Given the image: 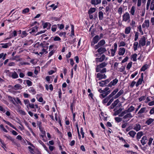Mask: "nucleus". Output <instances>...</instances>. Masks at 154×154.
<instances>
[{"instance_id":"nucleus-1","label":"nucleus","mask_w":154,"mask_h":154,"mask_svg":"<svg viewBox=\"0 0 154 154\" xmlns=\"http://www.w3.org/2000/svg\"><path fill=\"white\" fill-rule=\"evenodd\" d=\"M134 107L132 106H131L127 109L123 111L119 115V117H123V119H126L131 118L133 117L130 113L133 112L134 109Z\"/></svg>"},{"instance_id":"nucleus-2","label":"nucleus","mask_w":154,"mask_h":154,"mask_svg":"<svg viewBox=\"0 0 154 154\" xmlns=\"http://www.w3.org/2000/svg\"><path fill=\"white\" fill-rule=\"evenodd\" d=\"M107 64V63L103 62L97 65L96 68V72L102 73L106 72V68L104 67H106Z\"/></svg>"},{"instance_id":"nucleus-3","label":"nucleus","mask_w":154,"mask_h":154,"mask_svg":"<svg viewBox=\"0 0 154 154\" xmlns=\"http://www.w3.org/2000/svg\"><path fill=\"white\" fill-rule=\"evenodd\" d=\"M146 38L144 36H143V37L140 38L139 40V48H141V46H143L146 45Z\"/></svg>"},{"instance_id":"nucleus-4","label":"nucleus","mask_w":154,"mask_h":154,"mask_svg":"<svg viewBox=\"0 0 154 154\" xmlns=\"http://www.w3.org/2000/svg\"><path fill=\"white\" fill-rule=\"evenodd\" d=\"M105 44V41L103 39H102L100 40L96 45L95 46L94 48L95 49H97L99 47H102V46H103Z\"/></svg>"},{"instance_id":"nucleus-5","label":"nucleus","mask_w":154,"mask_h":154,"mask_svg":"<svg viewBox=\"0 0 154 154\" xmlns=\"http://www.w3.org/2000/svg\"><path fill=\"white\" fill-rule=\"evenodd\" d=\"M122 20L125 22H126L130 20V16L128 12H126L123 15Z\"/></svg>"},{"instance_id":"nucleus-6","label":"nucleus","mask_w":154,"mask_h":154,"mask_svg":"<svg viewBox=\"0 0 154 154\" xmlns=\"http://www.w3.org/2000/svg\"><path fill=\"white\" fill-rule=\"evenodd\" d=\"M148 109L146 107H144L141 108L138 112V114H139V115H140L141 114L146 113L148 111Z\"/></svg>"},{"instance_id":"nucleus-7","label":"nucleus","mask_w":154,"mask_h":154,"mask_svg":"<svg viewBox=\"0 0 154 154\" xmlns=\"http://www.w3.org/2000/svg\"><path fill=\"white\" fill-rule=\"evenodd\" d=\"M117 45L116 43H115L114 44V48L111 50V56L113 57L114 56L115 53L117 50Z\"/></svg>"},{"instance_id":"nucleus-8","label":"nucleus","mask_w":154,"mask_h":154,"mask_svg":"<svg viewBox=\"0 0 154 154\" xmlns=\"http://www.w3.org/2000/svg\"><path fill=\"white\" fill-rule=\"evenodd\" d=\"M5 137L8 139L11 140L13 143H14V145H16L17 146L19 147L20 146V144L19 143H18L16 142L15 141V140L14 139H13L11 137L9 136H6Z\"/></svg>"},{"instance_id":"nucleus-9","label":"nucleus","mask_w":154,"mask_h":154,"mask_svg":"<svg viewBox=\"0 0 154 154\" xmlns=\"http://www.w3.org/2000/svg\"><path fill=\"white\" fill-rule=\"evenodd\" d=\"M9 75L10 77L14 79H17L18 78V74L15 71L10 72Z\"/></svg>"},{"instance_id":"nucleus-10","label":"nucleus","mask_w":154,"mask_h":154,"mask_svg":"<svg viewBox=\"0 0 154 154\" xmlns=\"http://www.w3.org/2000/svg\"><path fill=\"white\" fill-rule=\"evenodd\" d=\"M105 57V55L103 54L100 57L96 58L95 60L97 63L102 62L104 60Z\"/></svg>"},{"instance_id":"nucleus-11","label":"nucleus","mask_w":154,"mask_h":154,"mask_svg":"<svg viewBox=\"0 0 154 154\" xmlns=\"http://www.w3.org/2000/svg\"><path fill=\"white\" fill-rule=\"evenodd\" d=\"M12 44L11 42H8L6 43H1L0 45H2V48H6L11 46Z\"/></svg>"},{"instance_id":"nucleus-12","label":"nucleus","mask_w":154,"mask_h":154,"mask_svg":"<svg viewBox=\"0 0 154 154\" xmlns=\"http://www.w3.org/2000/svg\"><path fill=\"white\" fill-rule=\"evenodd\" d=\"M149 26V20H146L144 23L143 24L142 26L143 28L145 27L148 28Z\"/></svg>"},{"instance_id":"nucleus-13","label":"nucleus","mask_w":154,"mask_h":154,"mask_svg":"<svg viewBox=\"0 0 154 154\" xmlns=\"http://www.w3.org/2000/svg\"><path fill=\"white\" fill-rule=\"evenodd\" d=\"M125 52V49L124 48H120L119 49L118 54L120 56H123Z\"/></svg>"},{"instance_id":"nucleus-14","label":"nucleus","mask_w":154,"mask_h":154,"mask_svg":"<svg viewBox=\"0 0 154 154\" xmlns=\"http://www.w3.org/2000/svg\"><path fill=\"white\" fill-rule=\"evenodd\" d=\"M106 76L105 74H103L100 73H98L97 74V78L99 79V80H100L103 79H105Z\"/></svg>"},{"instance_id":"nucleus-15","label":"nucleus","mask_w":154,"mask_h":154,"mask_svg":"<svg viewBox=\"0 0 154 154\" xmlns=\"http://www.w3.org/2000/svg\"><path fill=\"white\" fill-rule=\"evenodd\" d=\"M110 81V79H107L105 81H102L101 82H99L100 84V86L102 87L104 86V85L108 83Z\"/></svg>"},{"instance_id":"nucleus-16","label":"nucleus","mask_w":154,"mask_h":154,"mask_svg":"<svg viewBox=\"0 0 154 154\" xmlns=\"http://www.w3.org/2000/svg\"><path fill=\"white\" fill-rule=\"evenodd\" d=\"M118 80L116 79L111 82L108 85V87H111L112 85H116L118 82Z\"/></svg>"},{"instance_id":"nucleus-17","label":"nucleus","mask_w":154,"mask_h":154,"mask_svg":"<svg viewBox=\"0 0 154 154\" xmlns=\"http://www.w3.org/2000/svg\"><path fill=\"white\" fill-rule=\"evenodd\" d=\"M98 48L97 51L98 52L100 53V54H103L106 51V50L105 48L101 47Z\"/></svg>"},{"instance_id":"nucleus-18","label":"nucleus","mask_w":154,"mask_h":154,"mask_svg":"<svg viewBox=\"0 0 154 154\" xmlns=\"http://www.w3.org/2000/svg\"><path fill=\"white\" fill-rule=\"evenodd\" d=\"M43 28H47V29H49L51 28V24L49 23L46 22L43 24Z\"/></svg>"},{"instance_id":"nucleus-19","label":"nucleus","mask_w":154,"mask_h":154,"mask_svg":"<svg viewBox=\"0 0 154 154\" xmlns=\"http://www.w3.org/2000/svg\"><path fill=\"white\" fill-rule=\"evenodd\" d=\"M141 129L140 125L139 124H136L134 127L133 129L136 131H140Z\"/></svg>"},{"instance_id":"nucleus-20","label":"nucleus","mask_w":154,"mask_h":154,"mask_svg":"<svg viewBox=\"0 0 154 154\" xmlns=\"http://www.w3.org/2000/svg\"><path fill=\"white\" fill-rule=\"evenodd\" d=\"M141 143L142 145L143 146L147 142V137L146 136H143L140 140Z\"/></svg>"},{"instance_id":"nucleus-21","label":"nucleus","mask_w":154,"mask_h":154,"mask_svg":"<svg viewBox=\"0 0 154 154\" xmlns=\"http://www.w3.org/2000/svg\"><path fill=\"white\" fill-rule=\"evenodd\" d=\"M124 91L122 89H121L117 94L114 97L115 99H116L120 97L124 93Z\"/></svg>"},{"instance_id":"nucleus-22","label":"nucleus","mask_w":154,"mask_h":154,"mask_svg":"<svg viewBox=\"0 0 154 154\" xmlns=\"http://www.w3.org/2000/svg\"><path fill=\"white\" fill-rule=\"evenodd\" d=\"M101 2V0H91V2L92 5H96L100 3Z\"/></svg>"},{"instance_id":"nucleus-23","label":"nucleus","mask_w":154,"mask_h":154,"mask_svg":"<svg viewBox=\"0 0 154 154\" xmlns=\"http://www.w3.org/2000/svg\"><path fill=\"white\" fill-rule=\"evenodd\" d=\"M100 39L99 38V36L98 35H96L93 39V43H97L98 41Z\"/></svg>"},{"instance_id":"nucleus-24","label":"nucleus","mask_w":154,"mask_h":154,"mask_svg":"<svg viewBox=\"0 0 154 154\" xmlns=\"http://www.w3.org/2000/svg\"><path fill=\"white\" fill-rule=\"evenodd\" d=\"M118 91L119 89L118 88H116L109 95V97H112L113 96L115 95Z\"/></svg>"},{"instance_id":"nucleus-25","label":"nucleus","mask_w":154,"mask_h":154,"mask_svg":"<svg viewBox=\"0 0 154 154\" xmlns=\"http://www.w3.org/2000/svg\"><path fill=\"white\" fill-rule=\"evenodd\" d=\"M143 133L142 131H140L138 132L137 134V138L138 140H139V139H140L143 135Z\"/></svg>"},{"instance_id":"nucleus-26","label":"nucleus","mask_w":154,"mask_h":154,"mask_svg":"<svg viewBox=\"0 0 154 154\" xmlns=\"http://www.w3.org/2000/svg\"><path fill=\"white\" fill-rule=\"evenodd\" d=\"M139 45V44H138V42H134L133 47L134 51H136L137 50L138 47Z\"/></svg>"},{"instance_id":"nucleus-27","label":"nucleus","mask_w":154,"mask_h":154,"mask_svg":"<svg viewBox=\"0 0 154 154\" xmlns=\"http://www.w3.org/2000/svg\"><path fill=\"white\" fill-rule=\"evenodd\" d=\"M136 133L134 131H129L128 134L132 138H134Z\"/></svg>"},{"instance_id":"nucleus-28","label":"nucleus","mask_w":154,"mask_h":154,"mask_svg":"<svg viewBox=\"0 0 154 154\" xmlns=\"http://www.w3.org/2000/svg\"><path fill=\"white\" fill-rule=\"evenodd\" d=\"M38 27L37 26H35L33 27H32L31 29V31L29 32V33L31 34L33 32H36L38 31Z\"/></svg>"},{"instance_id":"nucleus-29","label":"nucleus","mask_w":154,"mask_h":154,"mask_svg":"<svg viewBox=\"0 0 154 154\" xmlns=\"http://www.w3.org/2000/svg\"><path fill=\"white\" fill-rule=\"evenodd\" d=\"M13 99L17 104H19L20 105L22 104L21 101L18 97L14 98Z\"/></svg>"},{"instance_id":"nucleus-30","label":"nucleus","mask_w":154,"mask_h":154,"mask_svg":"<svg viewBox=\"0 0 154 154\" xmlns=\"http://www.w3.org/2000/svg\"><path fill=\"white\" fill-rule=\"evenodd\" d=\"M96 11V8H91L88 11V14H90L92 13L95 12Z\"/></svg>"},{"instance_id":"nucleus-31","label":"nucleus","mask_w":154,"mask_h":154,"mask_svg":"<svg viewBox=\"0 0 154 154\" xmlns=\"http://www.w3.org/2000/svg\"><path fill=\"white\" fill-rule=\"evenodd\" d=\"M131 28L130 27H127L125 29V33L126 34H128L130 32Z\"/></svg>"},{"instance_id":"nucleus-32","label":"nucleus","mask_w":154,"mask_h":154,"mask_svg":"<svg viewBox=\"0 0 154 154\" xmlns=\"http://www.w3.org/2000/svg\"><path fill=\"white\" fill-rule=\"evenodd\" d=\"M148 65L145 64L144 65L141 69L140 70L141 71H144L148 68Z\"/></svg>"},{"instance_id":"nucleus-33","label":"nucleus","mask_w":154,"mask_h":154,"mask_svg":"<svg viewBox=\"0 0 154 154\" xmlns=\"http://www.w3.org/2000/svg\"><path fill=\"white\" fill-rule=\"evenodd\" d=\"M98 17L100 20L103 19V13L102 11H100L99 12Z\"/></svg>"},{"instance_id":"nucleus-34","label":"nucleus","mask_w":154,"mask_h":154,"mask_svg":"<svg viewBox=\"0 0 154 154\" xmlns=\"http://www.w3.org/2000/svg\"><path fill=\"white\" fill-rule=\"evenodd\" d=\"M111 98V97H109V96L107 97L103 100V103L104 104L108 102V101Z\"/></svg>"},{"instance_id":"nucleus-35","label":"nucleus","mask_w":154,"mask_h":154,"mask_svg":"<svg viewBox=\"0 0 154 154\" xmlns=\"http://www.w3.org/2000/svg\"><path fill=\"white\" fill-rule=\"evenodd\" d=\"M154 121V119H149L146 122V123L149 125H150Z\"/></svg>"},{"instance_id":"nucleus-36","label":"nucleus","mask_w":154,"mask_h":154,"mask_svg":"<svg viewBox=\"0 0 154 154\" xmlns=\"http://www.w3.org/2000/svg\"><path fill=\"white\" fill-rule=\"evenodd\" d=\"M135 11V8L134 6H132L131 7V9L130 12L132 15H134V12Z\"/></svg>"},{"instance_id":"nucleus-37","label":"nucleus","mask_w":154,"mask_h":154,"mask_svg":"<svg viewBox=\"0 0 154 154\" xmlns=\"http://www.w3.org/2000/svg\"><path fill=\"white\" fill-rule=\"evenodd\" d=\"M5 123L7 124H8V125H9L10 127H12L14 129L16 130H17V128L16 127H14V126L11 123H10L8 121H6V122H5Z\"/></svg>"},{"instance_id":"nucleus-38","label":"nucleus","mask_w":154,"mask_h":154,"mask_svg":"<svg viewBox=\"0 0 154 154\" xmlns=\"http://www.w3.org/2000/svg\"><path fill=\"white\" fill-rule=\"evenodd\" d=\"M150 9L152 11L154 10V0L152 1L150 5Z\"/></svg>"},{"instance_id":"nucleus-39","label":"nucleus","mask_w":154,"mask_h":154,"mask_svg":"<svg viewBox=\"0 0 154 154\" xmlns=\"http://www.w3.org/2000/svg\"><path fill=\"white\" fill-rule=\"evenodd\" d=\"M137 54H135L132 55V60L134 61H136L137 60Z\"/></svg>"},{"instance_id":"nucleus-40","label":"nucleus","mask_w":154,"mask_h":154,"mask_svg":"<svg viewBox=\"0 0 154 154\" xmlns=\"http://www.w3.org/2000/svg\"><path fill=\"white\" fill-rule=\"evenodd\" d=\"M115 119L116 122L118 123L121 122L122 119L119 117H116L115 118Z\"/></svg>"},{"instance_id":"nucleus-41","label":"nucleus","mask_w":154,"mask_h":154,"mask_svg":"<svg viewBox=\"0 0 154 154\" xmlns=\"http://www.w3.org/2000/svg\"><path fill=\"white\" fill-rule=\"evenodd\" d=\"M48 53L47 51L46 50V49H45V48H43L42 50V51L39 52V54H41V55H42L44 54V53H45V54H47Z\"/></svg>"},{"instance_id":"nucleus-42","label":"nucleus","mask_w":154,"mask_h":154,"mask_svg":"<svg viewBox=\"0 0 154 154\" xmlns=\"http://www.w3.org/2000/svg\"><path fill=\"white\" fill-rule=\"evenodd\" d=\"M57 28V26L56 25H53L51 27V30L53 32H54L56 31Z\"/></svg>"},{"instance_id":"nucleus-43","label":"nucleus","mask_w":154,"mask_h":154,"mask_svg":"<svg viewBox=\"0 0 154 154\" xmlns=\"http://www.w3.org/2000/svg\"><path fill=\"white\" fill-rule=\"evenodd\" d=\"M119 102V99H117L114 101V102L112 104L115 107L117 104Z\"/></svg>"},{"instance_id":"nucleus-44","label":"nucleus","mask_w":154,"mask_h":154,"mask_svg":"<svg viewBox=\"0 0 154 154\" xmlns=\"http://www.w3.org/2000/svg\"><path fill=\"white\" fill-rule=\"evenodd\" d=\"M21 87V86L20 84H17L14 85V89L15 90L19 89L20 87Z\"/></svg>"},{"instance_id":"nucleus-45","label":"nucleus","mask_w":154,"mask_h":154,"mask_svg":"<svg viewBox=\"0 0 154 154\" xmlns=\"http://www.w3.org/2000/svg\"><path fill=\"white\" fill-rule=\"evenodd\" d=\"M132 65V62H131L128 63V64L127 67L126 68L127 69L129 70L130 69Z\"/></svg>"},{"instance_id":"nucleus-46","label":"nucleus","mask_w":154,"mask_h":154,"mask_svg":"<svg viewBox=\"0 0 154 154\" xmlns=\"http://www.w3.org/2000/svg\"><path fill=\"white\" fill-rule=\"evenodd\" d=\"M29 8H26L22 11V13L23 14H26L28 13L29 11Z\"/></svg>"},{"instance_id":"nucleus-47","label":"nucleus","mask_w":154,"mask_h":154,"mask_svg":"<svg viewBox=\"0 0 154 154\" xmlns=\"http://www.w3.org/2000/svg\"><path fill=\"white\" fill-rule=\"evenodd\" d=\"M29 91L30 92L32 93L33 94H35L36 93V91L33 87H30Z\"/></svg>"},{"instance_id":"nucleus-48","label":"nucleus","mask_w":154,"mask_h":154,"mask_svg":"<svg viewBox=\"0 0 154 154\" xmlns=\"http://www.w3.org/2000/svg\"><path fill=\"white\" fill-rule=\"evenodd\" d=\"M26 83L27 85L29 86H32V82L28 80H26Z\"/></svg>"},{"instance_id":"nucleus-49","label":"nucleus","mask_w":154,"mask_h":154,"mask_svg":"<svg viewBox=\"0 0 154 154\" xmlns=\"http://www.w3.org/2000/svg\"><path fill=\"white\" fill-rule=\"evenodd\" d=\"M27 35L26 32V31H23L22 32V35L21 36V37L23 38L24 37L26 36Z\"/></svg>"},{"instance_id":"nucleus-50","label":"nucleus","mask_w":154,"mask_h":154,"mask_svg":"<svg viewBox=\"0 0 154 154\" xmlns=\"http://www.w3.org/2000/svg\"><path fill=\"white\" fill-rule=\"evenodd\" d=\"M8 98L9 100H10L14 104H15V103L13 100V98L12 97L8 96Z\"/></svg>"},{"instance_id":"nucleus-51","label":"nucleus","mask_w":154,"mask_h":154,"mask_svg":"<svg viewBox=\"0 0 154 154\" xmlns=\"http://www.w3.org/2000/svg\"><path fill=\"white\" fill-rule=\"evenodd\" d=\"M153 140V138L152 137H150L149 138V142L148 143V144L149 146H150Z\"/></svg>"},{"instance_id":"nucleus-52","label":"nucleus","mask_w":154,"mask_h":154,"mask_svg":"<svg viewBox=\"0 0 154 154\" xmlns=\"http://www.w3.org/2000/svg\"><path fill=\"white\" fill-rule=\"evenodd\" d=\"M139 33L138 32H136L135 35L134 40L135 41H137L138 38Z\"/></svg>"},{"instance_id":"nucleus-53","label":"nucleus","mask_w":154,"mask_h":154,"mask_svg":"<svg viewBox=\"0 0 154 154\" xmlns=\"http://www.w3.org/2000/svg\"><path fill=\"white\" fill-rule=\"evenodd\" d=\"M115 109H114V111H115V112L113 114L114 116H116L117 115H119V114H121L120 112L118 110H117L116 111H115Z\"/></svg>"},{"instance_id":"nucleus-54","label":"nucleus","mask_w":154,"mask_h":154,"mask_svg":"<svg viewBox=\"0 0 154 154\" xmlns=\"http://www.w3.org/2000/svg\"><path fill=\"white\" fill-rule=\"evenodd\" d=\"M118 12L119 14H121L122 12V8L121 7H120L119 8Z\"/></svg>"},{"instance_id":"nucleus-55","label":"nucleus","mask_w":154,"mask_h":154,"mask_svg":"<svg viewBox=\"0 0 154 154\" xmlns=\"http://www.w3.org/2000/svg\"><path fill=\"white\" fill-rule=\"evenodd\" d=\"M24 103L25 104H26V105L27 104V105H26V106L28 108V105H29V104L30 103V102H29V100H24Z\"/></svg>"},{"instance_id":"nucleus-56","label":"nucleus","mask_w":154,"mask_h":154,"mask_svg":"<svg viewBox=\"0 0 154 154\" xmlns=\"http://www.w3.org/2000/svg\"><path fill=\"white\" fill-rule=\"evenodd\" d=\"M146 98V97L145 96H142L139 98V101L140 102L142 101L145 100Z\"/></svg>"},{"instance_id":"nucleus-57","label":"nucleus","mask_w":154,"mask_h":154,"mask_svg":"<svg viewBox=\"0 0 154 154\" xmlns=\"http://www.w3.org/2000/svg\"><path fill=\"white\" fill-rule=\"evenodd\" d=\"M125 43L123 41H122L120 43L119 45V47L125 46Z\"/></svg>"},{"instance_id":"nucleus-58","label":"nucleus","mask_w":154,"mask_h":154,"mask_svg":"<svg viewBox=\"0 0 154 154\" xmlns=\"http://www.w3.org/2000/svg\"><path fill=\"white\" fill-rule=\"evenodd\" d=\"M80 133L82 135V138L84 137V132L83 131V129L82 128H81L80 129Z\"/></svg>"},{"instance_id":"nucleus-59","label":"nucleus","mask_w":154,"mask_h":154,"mask_svg":"<svg viewBox=\"0 0 154 154\" xmlns=\"http://www.w3.org/2000/svg\"><path fill=\"white\" fill-rule=\"evenodd\" d=\"M55 51L54 50H52L51 51H50L49 53L48 57H50L52 55Z\"/></svg>"},{"instance_id":"nucleus-60","label":"nucleus","mask_w":154,"mask_h":154,"mask_svg":"<svg viewBox=\"0 0 154 154\" xmlns=\"http://www.w3.org/2000/svg\"><path fill=\"white\" fill-rule=\"evenodd\" d=\"M140 12L141 13V16L142 17L144 16L145 14V9L144 8L142 10V11H141Z\"/></svg>"},{"instance_id":"nucleus-61","label":"nucleus","mask_w":154,"mask_h":154,"mask_svg":"<svg viewBox=\"0 0 154 154\" xmlns=\"http://www.w3.org/2000/svg\"><path fill=\"white\" fill-rule=\"evenodd\" d=\"M1 143L2 144V146L5 150V148H6V145L4 141H3Z\"/></svg>"},{"instance_id":"nucleus-62","label":"nucleus","mask_w":154,"mask_h":154,"mask_svg":"<svg viewBox=\"0 0 154 154\" xmlns=\"http://www.w3.org/2000/svg\"><path fill=\"white\" fill-rule=\"evenodd\" d=\"M0 128H2L3 130L5 132H7L8 131L4 128V126L3 125H0Z\"/></svg>"},{"instance_id":"nucleus-63","label":"nucleus","mask_w":154,"mask_h":154,"mask_svg":"<svg viewBox=\"0 0 154 154\" xmlns=\"http://www.w3.org/2000/svg\"><path fill=\"white\" fill-rule=\"evenodd\" d=\"M57 26H59V28L60 29H63L64 26V25L63 24H61L60 25L58 24L57 25Z\"/></svg>"},{"instance_id":"nucleus-64","label":"nucleus","mask_w":154,"mask_h":154,"mask_svg":"<svg viewBox=\"0 0 154 154\" xmlns=\"http://www.w3.org/2000/svg\"><path fill=\"white\" fill-rule=\"evenodd\" d=\"M54 41H59L61 40L60 38L58 36H56L54 39Z\"/></svg>"}]
</instances>
